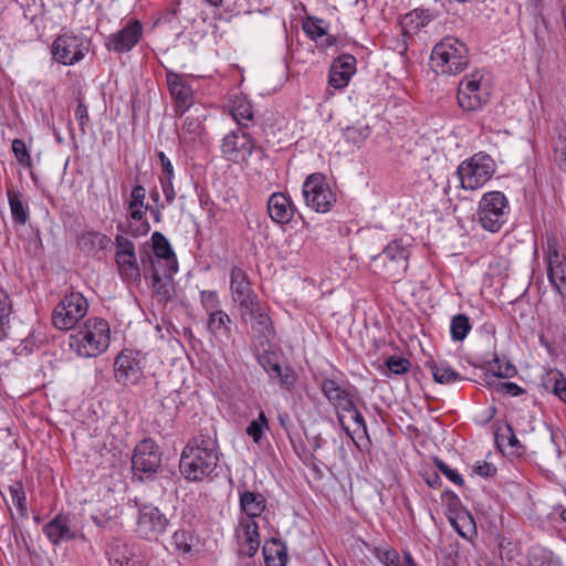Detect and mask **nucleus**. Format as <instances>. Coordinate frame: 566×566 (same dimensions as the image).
Listing matches in <instances>:
<instances>
[{
	"mask_svg": "<svg viewBox=\"0 0 566 566\" xmlns=\"http://www.w3.org/2000/svg\"><path fill=\"white\" fill-rule=\"evenodd\" d=\"M434 464L438 468V470L443 475H446L452 483H454L458 486H462L464 484V479L462 478V475L457 470L450 468L442 460L436 458Z\"/></svg>",
	"mask_w": 566,
	"mask_h": 566,
	"instance_id": "55",
	"label": "nucleus"
},
{
	"mask_svg": "<svg viewBox=\"0 0 566 566\" xmlns=\"http://www.w3.org/2000/svg\"><path fill=\"white\" fill-rule=\"evenodd\" d=\"M490 370L499 378H512L516 375V368L511 363L502 364L497 357L491 364Z\"/></svg>",
	"mask_w": 566,
	"mask_h": 566,
	"instance_id": "51",
	"label": "nucleus"
},
{
	"mask_svg": "<svg viewBox=\"0 0 566 566\" xmlns=\"http://www.w3.org/2000/svg\"><path fill=\"white\" fill-rule=\"evenodd\" d=\"M510 203L502 191L485 192L478 205V220L489 232L496 233L506 223L510 214Z\"/></svg>",
	"mask_w": 566,
	"mask_h": 566,
	"instance_id": "6",
	"label": "nucleus"
},
{
	"mask_svg": "<svg viewBox=\"0 0 566 566\" xmlns=\"http://www.w3.org/2000/svg\"><path fill=\"white\" fill-rule=\"evenodd\" d=\"M200 301L207 312L219 311L220 301L216 291H201Z\"/></svg>",
	"mask_w": 566,
	"mask_h": 566,
	"instance_id": "57",
	"label": "nucleus"
},
{
	"mask_svg": "<svg viewBox=\"0 0 566 566\" xmlns=\"http://www.w3.org/2000/svg\"><path fill=\"white\" fill-rule=\"evenodd\" d=\"M356 73V59L352 54L336 57L329 69L328 83L334 88H344Z\"/></svg>",
	"mask_w": 566,
	"mask_h": 566,
	"instance_id": "24",
	"label": "nucleus"
},
{
	"mask_svg": "<svg viewBox=\"0 0 566 566\" xmlns=\"http://www.w3.org/2000/svg\"><path fill=\"white\" fill-rule=\"evenodd\" d=\"M472 325L469 317L465 314H457L451 318L450 322V334L454 342H462L465 339Z\"/></svg>",
	"mask_w": 566,
	"mask_h": 566,
	"instance_id": "41",
	"label": "nucleus"
},
{
	"mask_svg": "<svg viewBox=\"0 0 566 566\" xmlns=\"http://www.w3.org/2000/svg\"><path fill=\"white\" fill-rule=\"evenodd\" d=\"M321 389L328 401L342 411H352L355 409L354 395L350 389L343 388L334 379H324Z\"/></svg>",
	"mask_w": 566,
	"mask_h": 566,
	"instance_id": "26",
	"label": "nucleus"
},
{
	"mask_svg": "<svg viewBox=\"0 0 566 566\" xmlns=\"http://www.w3.org/2000/svg\"><path fill=\"white\" fill-rule=\"evenodd\" d=\"M157 157L161 168L159 179H175V170L170 159L164 151H157Z\"/></svg>",
	"mask_w": 566,
	"mask_h": 566,
	"instance_id": "59",
	"label": "nucleus"
},
{
	"mask_svg": "<svg viewBox=\"0 0 566 566\" xmlns=\"http://www.w3.org/2000/svg\"><path fill=\"white\" fill-rule=\"evenodd\" d=\"M256 150L262 148L244 128H237L227 134L220 146L222 158L237 165L247 164Z\"/></svg>",
	"mask_w": 566,
	"mask_h": 566,
	"instance_id": "10",
	"label": "nucleus"
},
{
	"mask_svg": "<svg viewBox=\"0 0 566 566\" xmlns=\"http://www.w3.org/2000/svg\"><path fill=\"white\" fill-rule=\"evenodd\" d=\"M468 64L469 50L457 38H443L432 49L430 66L437 74L455 75L464 71Z\"/></svg>",
	"mask_w": 566,
	"mask_h": 566,
	"instance_id": "3",
	"label": "nucleus"
},
{
	"mask_svg": "<svg viewBox=\"0 0 566 566\" xmlns=\"http://www.w3.org/2000/svg\"><path fill=\"white\" fill-rule=\"evenodd\" d=\"M206 135V127L199 116H186L178 129L180 144L190 148L203 145Z\"/></svg>",
	"mask_w": 566,
	"mask_h": 566,
	"instance_id": "25",
	"label": "nucleus"
},
{
	"mask_svg": "<svg viewBox=\"0 0 566 566\" xmlns=\"http://www.w3.org/2000/svg\"><path fill=\"white\" fill-rule=\"evenodd\" d=\"M165 200L168 205H171L176 198V191L174 188V179H159Z\"/></svg>",
	"mask_w": 566,
	"mask_h": 566,
	"instance_id": "61",
	"label": "nucleus"
},
{
	"mask_svg": "<svg viewBox=\"0 0 566 566\" xmlns=\"http://www.w3.org/2000/svg\"><path fill=\"white\" fill-rule=\"evenodd\" d=\"M259 364L262 366L264 371L269 375L270 379L277 380L279 385L291 390L294 388L297 376L290 366L281 365V357L275 352L265 350L259 357Z\"/></svg>",
	"mask_w": 566,
	"mask_h": 566,
	"instance_id": "22",
	"label": "nucleus"
},
{
	"mask_svg": "<svg viewBox=\"0 0 566 566\" xmlns=\"http://www.w3.org/2000/svg\"><path fill=\"white\" fill-rule=\"evenodd\" d=\"M230 324L231 318L224 311L219 310L209 313L207 328L213 336L229 335Z\"/></svg>",
	"mask_w": 566,
	"mask_h": 566,
	"instance_id": "40",
	"label": "nucleus"
},
{
	"mask_svg": "<svg viewBox=\"0 0 566 566\" xmlns=\"http://www.w3.org/2000/svg\"><path fill=\"white\" fill-rule=\"evenodd\" d=\"M77 106L75 108V119L78 123L80 129L82 134L86 133V126L90 120L87 106L83 103L82 98H77Z\"/></svg>",
	"mask_w": 566,
	"mask_h": 566,
	"instance_id": "58",
	"label": "nucleus"
},
{
	"mask_svg": "<svg viewBox=\"0 0 566 566\" xmlns=\"http://www.w3.org/2000/svg\"><path fill=\"white\" fill-rule=\"evenodd\" d=\"M146 189L142 185H135L130 191V199L128 202L129 217L135 221H142L136 228H130L128 233L134 237L145 235L149 232L150 226L148 221H143L146 212L149 209V205L145 202Z\"/></svg>",
	"mask_w": 566,
	"mask_h": 566,
	"instance_id": "23",
	"label": "nucleus"
},
{
	"mask_svg": "<svg viewBox=\"0 0 566 566\" xmlns=\"http://www.w3.org/2000/svg\"><path fill=\"white\" fill-rule=\"evenodd\" d=\"M172 544L179 553L189 554L192 551V536L185 530H178L172 535Z\"/></svg>",
	"mask_w": 566,
	"mask_h": 566,
	"instance_id": "50",
	"label": "nucleus"
},
{
	"mask_svg": "<svg viewBox=\"0 0 566 566\" xmlns=\"http://www.w3.org/2000/svg\"><path fill=\"white\" fill-rule=\"evenodd\" d=\"M262 553L265 566H286L287 564V547L280 538L271 537L266 539Z\"/></svg>",
	"mask_w": 566,
	"mask_h": 566,
	"instance_id": "30",
	"label": "nucleus"
},
{
	"mask_svg": "<svg viewBox=\"0 0 566 566\" xmlns=\"http://www.w3.org/2000/svg\"><path fill=\"white\" fill-rule=\"evenodd\" d=\"M409 250L395 240L387 244L382 251L371 256L374 271L388 280L399 281L408 269Z\"/></svg>",
	"mask_w": 566,
	"mask_h": 566,
	"instance_id": "5",
	"label": "nucleus"
},
{
	"mask_svg": "<svg viewBox=\"0 0 566 566\" xmlns=\"http://www.w3.org/2000/svg\"><path fill=\"white\" fill-rule=\"evenodd\" d=\"M239 507L244 514L243 518L254 520L260 517L268 507L266 497L258 492L245 488L239 489Z\"/></svg>",
	"mask_w": 566,
	"mask_h": 566,
	"instance_id": "27",
	"label": "nucleus"
},
{
	"mask_svg": "<svg viewBox=\"0 0 566 566\" xmlns=\"http://www.w3.org/2000/svg\"><path fill=\"white\" fill-rule=\"evenodd\" d=\"M370 135L368 125L355 124L343 129L344 139L354 145L360 146Z\"/></svg>",
	"mask_w": 566,
	"mask_h": 566,
	"instance_id": "44",
	"label": "nucleus"
},
{
	"mask_svg": "<svg viewBox=\"0 0 566 566\" xmlns=\"http://www.w3.org/2000/svg\"><path fill=\"white\" fill-rule=\"evenodd\" d=\"M268 212L273 222L289 223L294 216V205L283 192H274L268 200Z\"/></svg>",
	"mask_w": 566,
	"mask_h": 566,
	"instance_id": "28",
	"label": "nucleus"
},
{
	"mask_svg": "<svg viewBox=\"0 0 566 566\" xmlns=\"http://www.w3.org/2000/svg\"><path fill=\"white\" fill-rule=\"evenodd\" d=\"M114 243L116 247L115 262L119 275L127 283L139 282L142 274L134 243L123 234H117Z\"/></svg>",
	"mask_w": 566,
	"mask_h": 566,
	"instance_id": "17",
	"label": "nucleus"
},
{
	"mask_svg": "<svg viewBox=\"0 0 566 566\" xmlns=\"http://www.w3.org/2000/svg\"><path fill=\"white\" fill-rule=\"evenodd\" d=\"M12 151L19 164L25 167L31 166V156L27 149L25 143L22 139H13Z\"/></svg>",
	"mask_w": 566,
	"mask_h": 566,
	"instance_id": "52",
	"label": "nucleus"
},
{
	"mask_svg": "<svg viewBox=\"0 0 566 566\" xmlns=\"http://www.w3.org/2000/svg\"><path fill=\"white\" fill-rule=\"evenodd\" d=\"M111 328L106 319L91 317L70 335L69 345L78 356L91 358L103 354L109 346Z\"/></svg>",
	"mask_w": 566,
	"mask_h": 566,
	"instance_id": "2",
	"label": "nucleus"
},
{
	"mask_svg": "<svg viewBox=\"0 0 566 566\" xmlns=\"http://www.w3.org/2000/svg\"><path fill=\"white\" fill-rule=\"evenodd\" d=\"M303 197L307 207L322 213L329 211L336 202V195L322 174H312L305 179Z\"/></svg>",
	"mask_w": 566,
	"mask_h": 566,
	"instance_id": "13",
	"label": "nucleus"
},
{
	"mask_svg": "<svg viewBox=\"0 0 566 566\" xmlns=\"http://www.w3.org/2000/svg\"><path fill=\"white\" fill-rule=\"evenodd\" d=\"M265 428L260 426L259 423L251 421L247 427V434L252 438L253 442L259 443L263 437Z\"/></svg>",
	"mask_w": 566,
	"mask_h": 566,
	"instance_id": "62",
	"label": "nucleus"
},
{
	"mask_svg": "<svg viewBox=\"0 0 566 566\" xmlns=\"http://www.w3.org/2000/svg\"><path fill=\"white\" fill-rule=\"evenodd\" d=\"M422 478L424 479L426 483L432 488V489H440L442 485V480L438 472L433 470H429L422 473Z\"/></svg>",
	"mask_w": 566,
	"mask_h": 566,
	"instance_id": "64",
	"label": "nucleus"
},
{
	"mask_svg": "<svg viewBox=\"0 0 566 566\" xmlns=\"http://www.w3.org/2000/svg\"><path fill=\"white\" fill-rule=\"evenodd\" d=\"M216 437L199 433L188 441L180 457V473L188 481H202L211 476L220 460Z\"/></svg>",
	"mask_w": 566,
	"mask_h": 566,
	"instance_id": "1",
	"label": "nucleus"
},
{
	"mask_svg": "<svg viewBox=\"0 0 566 566\" xmlns=\"http://www.w3.org/2000/svg\"><path fill=\"white\" fill-rule=\"evenodd\" d=\"M496 441L499 443H505L507 447L512 448L513 453H516L517 455L525 451V447L521 444L514 433L513 427L510 423L505 424V432L496 436Z\"/></svg>",
	"mask_w": 566,
	"mask_h": 566,
	"instance_id": "47",
	"label": "nucleus"
},
{
	"mask_svg": "<svg viewBox=\"0 0 566 566\" xmlns=\"http://www.w3.org/2000/svg\"><path fill=\"white\" fill-rule=\"evenodd\" d=\"M495 172V163L490 155L474 154L463 160L457 168L460 187L464 190H476L489 181Z\"/></svg>",
	"mask_w": 566,
	"mask_h": 566,
	"instance_id": "7",
	"label": "nucleus"
},
{
	"mask_svg": "<svg viewBox=\"0 0 566 566\" xmlns=\"http://www.w3.org/2000/svg\"><path fill=\"white\" fill-rule=\"evenodd\" d=\"M90 50L85 38L64 33L59 35L52 44L53 59L63 65H74L82 61Z\"/></svg>",
	"mask_w": 566,
	"mask_h": 566,
	"instance_id": "15",
	"label": "nucleus"
},
{
	"mask_svg": "<svg viewBox=\"0 0 566 566\" xmlns=\"http://www.w3.org/2000/svg\"><path fill=\"white\" fill-rule=\"evenodd\" d=\"M129 503H133L137 510L135 528L137 536L149 542L158 541L169 526L166 514L154 504L143 503L137 499L130 500Z\"/></svg>",
	"mask_w": 566,
	"mask_h": 566,
	"instance_id": "8",
	"label": "nucleus"
},
{
	"mask_svg": "<svg viewBox=\"0 0 566 566\" xmlns=\"http://www.w3.org/2000/svg\"><path fill=\"white\" fill-rule=\"evenodd\" d=\"M530 566H563L560 558L551 549L536 545L528 553Z\"/></svg>",
	"mask_w": 566,
	"mask_h": 566,
	"instance_id": "38",
	"label": "nucleus"
},
{
	"mask_svg": "<svg viewBox=\"0 0 566 566\" xmlns=\"http://www.w3.org/2000/svg\"><path fill=\"white\" fill-rule=\"evenodd\" d=\"M239 527L243 532L244 542L242 545L245 548L243 553L248 557H253L260 547L259 525L254 520L240 518Z\"/></svg>",
	"mask_w": 566,
	"mask_h": 566,
	"instance_id": "33",
	"label": "nucleus"
},
{
	"mask_svg": "<svg viewBox=\"0 0 566 566\" xmlns=\"http://www.w3.org/2000/svg\"><path fill=\"white\" fill-rule=\"evenodd\" d=\"M473 472L482 478H492L496 473V468L493 464H491L486 461H483V462H478L473 467Z\"/></svg>",
	"mask_w": 566,
	"mask_h": 566,
	"instance_id": "60",
	"label": "nucleus"
},
{
	"mask_svg": "<svg viewBox=\"0 0 566 566\" xmlns=\"http://www.w3.org/2000/svg\"><path fill=\"white\" fill-rule=\"evenodd\" d=\"M542 386L566 403V378L558 369H549L542 378Z\"/></svg>",
	"mask_w": 566,
	"mask_h": 566,
	"instance_id": "36",
	"label": "nucleus"
},
{
	"mask_svg": "<svg viewBox=\"0 0 566 566\" xmlns=\"http://www.w3.org/2000/svg\"><path fill=\"white\" fill-rule=\"evenodd\" d=\"M325 21L315 17H308L303 22V30L311 40L317 41L322 39L321 45L329 48L335 44L336 40L333 35L327 34Z\"/></svg>",
	"mask_w": 566,
	"mask_h": 566,
	"instance_id": "35",
	"label": "nucleus"
},
{
	"mask_svg": "<svg viewBox=\"0 0 566 566\" xmlns=\"http://www.w3.org/2000/svg\"><path fill=\"white\" fill-rule=\"evenodd\" d=\"M88 311V302L80 292L64 295L52 312V324L60 331H69L83 319Z\"/></svg>",
	"mask_w": 566,
	"mask_h": 566,
	"instance_id": "9",
	"label": "nucleus"
},
{
	"mask_svg": "<svg viewBox=\"0 0 566 566\" xmlns=\"http://www.w3.org/2000/svg\"><path fill=\"white\" fill-rule=\"evenodd\" d=\"M231 115L240 126L239 128H245L248 127V122L253 119L252 105L244 99L235 101L231 107Z\"/></svg>",
	"mask_w": 566,
	"mask_h": 566,
	"instance_id": "42",
	"label": "nucleus"
},
{
	"mask_svg": "<svg viewBox=\"0 0 566 566\" xmlns=\"http://www.w3.org/2000/svg\"><path fill=\"white\" fill-rule=\"evenodd\" d=\"M111 243V239L98 231H86L77 239L80 250L86 254H95L105 250Z\"/></svg>",
	"mask_w": 566,
	"mask_h": 566,
	"instance_id": "34",
	"label": "nucleus"
},
{
	"mask_svg": "<svg viewBox=\"0 0 566 566\" xmlns=\"http://www.w3.org/2000/svg\"><path fill=\"white\" fill-rule=\"evenodd\" d=\"M151 249L157 259L164 264V269L177 272L178 262L172 248L167 238L158 231L151 234Z\"/></svg>",
	"mask_w": 566,
	"mask_h": 566,
	"instance_id": "29",
	"label": "nucleus"
},
{
	"mask_svg": "<svg viewBox=\"0 0 566 566\" xmlns=\"http://www.w3.org/2000/svg\"><path fill=\"white\" fill-rule=\"evenodd\" d=\"M554 160L566 172V127L560 128L554 139Z\"/></svg>",
	"mask_w": 566,
	"mask_h": 566,
	"instance_id": "45",
	"label": "nucleus"
},
{
	"mask_svg": "<svg viewBox=\"0 0 566 566\" xmlns=\"http://www.w3.org/2000/svg\"><path fill=\"white\" fill-rule=\"evenodd\" d=\"M350 412L353 413V420L355 421V423L358 424V427L361 431V436H359V438L365 437L367 440V443L370 444V439H369L368 432H367V424L365 422L363 415L358 411L356 406H355V409L352 410Z\"/></svg>",
	"mask_w": 566,
	"mask_h": 566,
	"instance_id": "63",
	"label": "nucleus"
},
{
	"mask_svg": "<svg viewBox=\"0 0 566 566\" xmlns=\"http://www.w3.org/2000/svg\"><path fill=\"white\" fill-rule=\"evenodd\" d=\"M429 368L436 382L450 385L460 381L463 377L453 370L446 361H430Z\"/></svg>",
	"mask_w": 566,
	"mask_h": 566,
	"instance_id": "39",
	"label": "nucleus"
},
{
	"mask_svg": "<svg viewBox=\"0 0 566 566\" xmlns=\"http://www.w3.org/2000/svg\"><path fill=\"white\" fill-rule=\"evenodd\" d=\"M240 315L244 321L250 319L252 322V328L263 337L269 338L273 335L272 321L265 310L261 306V301L256 303V307L251 310V312L245 310L240 313Z\"/></svg>",
	"mask_w": 566,
	"mask_h": 566,
	"instance_id": "31",
	"label": "nucleus"
},
{
	"mask_svg": "<svg viewBox=\"0 0 566 566\" xmlns=\"http://www.w3.org/2000/svg\"><path fill=\"white\" fill-rule=\"evenodd\" d=\"M176 272L168 271V269L157 270L150 274L151 276V286L157 296L160 297L161 301H169L172 298L175 293L174 280L172 275Z\"/></svg>",
	"mask_w": 566,
	"mask_h": 566,
	"instance_id": "32",
	"label": "nucleus"
},
{
	"mask_svg": "<svg viewBox=\"0 0 566 566\" xmlns=\"http://www.w3.org/2000/svg\"><path fill=\"white\" fill-rule=\"evenodd\" d=\"M7 197L10 206L12 221L23 226L29 220L28 205L22 200V193L14 189H7Z\"/></svg>",
	"mask_w": 566,
	"mask_h": 566,
	"instance_id": "37",
	"label": "nucleus"
},
{
	"mask_svg": "<svg viewBox=\"0 0 566 566\" xmlns=\"http://www.w3.org/2000/svg\"><path fill=\"white\" fill-rule=\"evenodd\" d=\"M375 557L385 566H399V554L392 547H375Z\"/></svg>",
	"mask_w": 566,
	"mask_h": 566,
	"instance_id": "49",
	"label": "nucleus"
},
{
	"mask_svg": "<svg viewBox=\"0 0 566 566\" xmlns=\"http://www.w3.org/2000/svg\"><path fill=\"white\" fill-rule=\"evenodd\" d=\"M112 566H148L150 549L137 542L114 538L106 549Z\"/></svg>",
	"mask_w": 566,
	"mask_h": 566,
	"instance_id": "11",
	"label": "nucleus"
},
{
	"mask_svg": "<svg viewBox=\"0 0 566 566\" xmlns=\"http://www.w3.org/2000/svg\"><path fill=\"white\" fill-rule=\"evenodd\" d=\"M491 83L482 71L465 75L458 86L457 99L464 112H478L490 102Z\"/></svg>",
	"mask_w": 566,
	"mask_h": 566,
	"instance_id": "4",
	"label": "nucleus"
},
{
	"mask_svg": "<svg viewBox=\"0 0 566 566\" xmlns=\"http://www.w3.org/2000/svg\"><path fill=\"white\" fill-rule=\"evenodd\" d=\"M11 313V298L6 291L0 290V340L8 336V327Z\"/></svg>",
	"mask_w": 566,
	"mask_h": 566,
	"instance_id": "43",
	"label": "nucleus"
},
{
	"mask_svg": "<svg viewBox=\"0 0 566 566\" xmlns=\"http://www.w3.org/2000/svg\"><path fill=\"white\" fill-rule=\"evenodd\" d=\"M386 367L396 375L406 374L410 368V361L403 357L390 356L385 361Z\"/></svg>",
	"mask_w": 566,
	"mask_h": 566,
	"instance_id": "54",
	"label": "nucleus"
},
{
	"mask_svg": "<svg viewBox=\"0 0 566 566\" xmlns=\"http://www.w3.org/2000/svg\"><path fill=\"white\" fill-rule=\"evenodd\" d=\"M430 21V14L427 10H413L409 14L405 17V24L416 23L415 29L422 28L427 25Z\"/></svg>",
	"mask_w": 566,
	"mask_h": 566,
	"instance_id": "56",
	"label": "nucleus"
},
{
	"mask_svg": "<svg viewBox=\"0 0 566 566\" xmlns=\"http://www.w3.org/2000/svg\"><path fill=\"white\" fill-rule=\"evenodd\" d=\"M43 533L54 546L64 542L84 538V534L77 528L70 514L59 513L43 526Z\"/></svg>",
	"mask_w": 566,
	"mask_h": 566,
	"instance_id": "21",
	"label": "nucleus"
},
{
	"mask_svg": "<svg viewBox=\"0 0 566 566\" xmlns=\"http://www.w3.org/2000/svg\"><path fill=\"white\" fill-rule=\"evenodd\" d=\"M161 465V452L153 439L142 440L134 449L132 469L139 480L151 478Z\"/></svg>",
	"mask_w": 566,
	"mask_h": 566,
	"instance_id": "14",
	"label": "nucleus"
},
{
	"mask_svg": "<svg viewBox=\"0 0 566 566\" xmlns=\"http://www.w3.org/2000/svg\"><path fill=\"white\" fill-rule=\"evenodd\" d=\"M500 556L509 562L514 560L521 554L520 544L509 537H502L499 544Z\"/></svg>",
	"mask_w": 566,
	"mask_h": 566,
	"instance_id": "48",
	"label": "nucleus"
},
{
	"mask_svg": "<svg viewBox=\"0 0 566 566\" xmlns=\"http://www.w3.org/2000/svg\"><path fill=\"white\" fill-rule=\"evenodd\" d=\"M544 253L548 282L560 298L566 300V249L560 251L557 239L548 237Z\"/></svg>",
	"mask_w": 566,
	"mask_h": 566,
	"instance_id": "12",
	"label": "nucleus"
},
{
	"mask_svg": "<svg viewBox=\"0 0 566 566\" xmlns=\"http://www.w3.org/2000/svg\"><path fill=\"white\" fill-rule=\"evenodd\" d=\"M144 377L140 353L124 348L114 360V378L122 386L137 385Z\"/></svg>",
	"mask_w": 566,
	"mask_h": 566,
	"instance_id": "16",
	"label": "nucleus"
},
{
	"mask_svg": "<svg viewBox=\"0 0 566 566\" xmlns=\"http://www.w3.org/2000/svg\"><path fill=\"white\" fill-rule=\"evenodd\" d=\"M230 291L234 303L239 305L240 313L253 310L260 301L252 287L248 273L238 265L230 269Z\"/></svg>",
	"mask_w": 566,
	"mask_h": 566,
	"instance_id": "18",
	"label": "nucleus"
},
{
	"mask_svg": "<svg viewBox=\"0 0 566 566\" xmlns=\"http://www.w3.org/2000/svg\"><path fill=\"white\" fill-rule=\"evenodd\" d=\"M9 493L12 497V502L15 505L22 517L28 516L27 496L24 488L21 481H17L9 486Z\"/></svg>",
	"mask_w": 566,
	"mask_h": 566,
	"instance_id": "46",
	"label": "nucleus"
},
{
	"mask_svg": "<svg viewBox=\"0 0 566 566\" xmlns=\"http://www.w3.org/2000/svg\"><path fill=\"white\" fill-rule=\"evenodd\" d=\"M169 94L175 103V114L181 117L195 103L193 91L187 76L171 70L166 72Z\"/></svg>",
	"mask_w": 566,
	"mask_h": 566,
	"instance_id": "20",
	"label": "nucleus"
},
{
	"mask_svg": "<svg viewBox=\"0 0 566 566\" xmlns=\"http://www.w3.org/2000/svg\"><path fill=\"white\" fill-rule=\"evenodd\" d=\"M144 35V24L138 19H129L116 32L109 34L105 46L109 52L124 54L130 52Z\"/></svg>",
	"mask_w": 566,
	"mask_h": 566,
	"instance_id": "19",
	"label": "nucleus"
},
{
	"mask_svg": "<svg viewBox=\"0 0 566 566\" xmlns=\"http://www.w3.org/2000/svg\"><path fill=\"white\" fill-rule=\"evenodd\" d=\"M139 254L140 262L144 266L145 275H147V273L151 274L157 270L164 269V264L160 262L159 259L155 256V254L151 255L147 250H140Z\"/></svg>",
	"mask_w": 566,
	"mask_h": 566,
	"instance_id": "53",
	"label": "nucleus"
}]
</instances>
